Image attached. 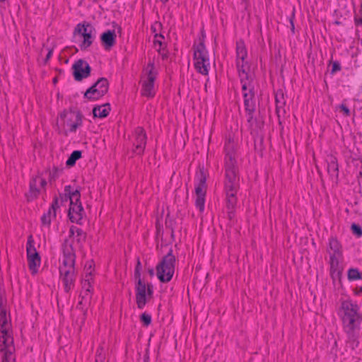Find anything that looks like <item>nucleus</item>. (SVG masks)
<instances>
[{
    "mask_svg": "<svg viewBox=\"0 0 362 362\" xmlns=\"http://www.w3.org/2000/svg\"><path fill=\"white\" fill-rule=\"evenodd\" d=\"M175 262L176 257L170 249L156 266V275L160 282L167 283L172 279L175 273Z\"/></svg>",
    "mask_w": 362,
    "mask_h": 362,
    "instance_id": "1",
    "label": "nucleus"
},
{
    "mask_svg": "<svg viewBox=\"0 0 362 362\" xmlns=\"http://www.w3.org/2000/svg\"><path fill=\"white\" fill-rule=\"evenodd\" d=\"M193 49L195 69L202 75H207L209 72L208 66L209 65V59L204 40H202L198 45H194Z\"/></svg>",
    "mask_w": 362,
    "mask_h": 362,
    "instance_id": "2",
    "label": "nucleus"
},
{
    "mask_svg": "<svg viewBox=\"0 0 362 362\" xmlns=\"http://www.w3.org/2000/svg\"><path fill=\"white\" fill-rule=\"evenodd\" d=\"M136 302L139 309H143L147 303L148 298L153 293V286L151 284L144 281L135 284Z\"/></svg>",
    "mask_w": 362,
    "mask_h": 362,
    "instance_id": "3",
    "label": "nucleus"
},
{
    "mask_svg": "<svg viewBox=\"0 0 362 362\" xmlns=\"http://www.w3.org/2000/svg\"><path fill=\"white\" fill-rule=\"evenodd\" d=\"M0 350H4L13 344V339L8 333L6 310L1 306V303H0Z\"/></svg>",
    "mask_w": 362,
    "mask_h": 362,
    "instance_id": "4",
    "label": "nucleus"
},
{
    "mask_svg": "<svg viewBox=\"0 0 362 362\" xmlns=\"http://www.w3.org/2000/svg\"><path fill=\"white\" fill-rule=\"evenodd\" d=\"M62 251L64 259L62 266L59 267V272L63 270L75 271L76 255L73 245L69 243L68 239H65L62 244Z\"/></svg>",
    "mask_w": 362,
    "mask_h": 362,
    "instance_id": "5",
    "label": "nucleus"
},
{
    "mask_svg": "<svg viewBox=\"0 0 362 362\" xmlns=\"http://www.w3.org/2000/svg\"><path fill=\"white\" fill-rule=\"evenodd\" d=\"M26 250L28 267L33 274H35L37 272V268L40 265L41 259L34 246V240L32 235L28 237Z\"/></svg>",
    "mask_w": 362,
    "mask_h": 362,
    "instance_id": "6",
    "label": "nucleus"
},
{
    "mask_svg": "<svg viewBox=\"0 0 362 362\" xmlns=\"http://www.w3.org/2000/svg\"><path fill=\"white\" fill-rule=\"evenodd\" d=\"M225 173H238L233 142L229 139L225 144Z\"/></svg>",
    "mask_w": 362,
    "mask_h": 362,
    "instance_id": "7",
    "label": "nucleus"
},
{
    "mask_svg": "<svg viewBox=\"0 0 362 362\" xmlns=\"http://www.w3.org/2000/svg\"><path fill=\"white\" fill-rule=\"evenodd\" d=\"M62 119H64V124L69 127L71 132H75L77 128L82 124L83 115L80 112H63L60 115Z\"/></svg>",
    "mask_w": 362,
    "mask_h": 362,
    "instance_id": "8",
    "label": "nucleus"
},
{
    "mask_svg": "<svg viewBox=\"0 0 362 362\" xmlns=\"http://www.w3.org/2000/svg\"><path fill=\"white\" fill-rule=\"evenodd\" d=\"M73 76L76 81H81L90 75L91 67L83 59H78L72 66Z\"/></svg>",
    "mask_w": 362,
    "mask_h": 362,
    "instance_id": "9",
    "label": "nucleus"
},
{
    "mask_svg": "<svg viewBox=\"0 0 362 362\" xmlns=\"http://www.w3.org/2000/svg\"><path fill=\"white\" fill-rule=\"evenodd\" d=\"M244 106L247 115V122L251 126L253 125V114L255 111V90L254 86L250 88L248 93H244Z\"/></svg>",
    "mask_w": 362,
    "mask_h": 362,
    "instance_id": "10",
    "label": "nucleus"
},
{
    "mask_svg": "<svg viewBox=\"0 0 362 362\" xmlns=\"http://www.w3.org/2000/svg\"><path fill=\"white\" fill-rule=\"evenodd\" d=\"M150 69L147 72V80L142 85V94L146 97H153L154 93V81L156 80V74L153 73V64H148V68Z\"/></svg>",
    "mask_w": 362,
    "mask_h": 362,
    "instance_id": "11",
    "label": "nucleus"
},
{
    "mask_svg": "<svg viewBox=\"0 0 362 362\" xmlns=\"http://www.w3.org/2000/svg\"><path fill=\"white\" fill-rule=\"evenodd\" d=\"M361 320V317H358L342 320L344 329L350 341L356 339V331L359 330Z\"/></svg>",
    "mask_w": 362,
    "mask_h": 362,
    "instance_id": "12",
    "label": "nucleus"
},
{
    "mask_svg": "<svg viewBox=\"0 0 362 362\" xmlns=\"http://www.w3.org/2000/svg\"><path fill=\"white\" fill-rule=\"evenodd\" d=\"M146 134L142 127H137L135 129V149L134 152L138 155H141L146 148Z\"/></svg>",
    "mask_w": 362,
    "mask_h": 362,
    "instance_id": "13",
    "label": "nucleus"
},
{
    "mask_svg": "<svg viewBox=\"0 0 362 362\" xmlns=\"http://www.w3.org/2000/svg\"><path fill=\"white\" fill-rule=\"evenodd\" d=\"M341 309L344 313L341 317L342 320L361 317L358 313V305L353 303L351 300L343 301L341 303Z\"/></svg>",
    "mask_w": 362,
    "mask_h": 362,
    "instance_id": "14",
    "label": "nucleus"
},
{
    "mask_svg": "<svg viewBox=\"0 0 362 362\" xmlns=\"http://www.w3.org/2000/svg\"><path fill=\"white\" fill-rule=\"evenodd\" d=\"M83 212V208L81 202L70 203L68 216L71 222L80 224Z\"/></svg>",
    "mask_w": 362,
    "mask_h": 362,
    "instance_id": "15",
    "label": "nucleus"
},
{
    "mask_svg": "<svg viewBox=\"0 0 362 362\" xmlns=\"http://www.w3.org/2000/svg\"><path fill=\"white\" fill-rule=\"evenodd\" d=\"M38 185H40L41 187H45V186L47 185V181L45 179L42 178L40 176H37L33 178L30 182L29 192L27 194L28 199H33L38 196L40 193Z\"/></svg>",
    "mask_w": 362,
    "mask_h": 362,
    "instance_id": "16",
    "label": "nucleus"
},
{
    "mask_svg": "<svg viewBox=\"0 0 362 362\" xmlns=\"http://www.w3.org/2000/svg\"><path fill=\"white\" fill-rule=\"evenodd\" d=\"M239 177L238 173H225V190L238 191Z\"/></svg>",
    "mask_w": 362,
    "mask_h": 362,
    "instance_id": "17",
    "label": "nucleus"
},
{
    "mask_svg": "<svg viewBox=\"0 0 362 362\" xmlns=\"http://www.w3.org/2000/svg\"><path fill=\"white\" fill-rule=\"evenodd\" d=\"M115 30H107L100 35V40L105 50H110L116 43Z\"/></svg>",
    "mask_w": 362,
    "mask_h": 362,
    "instance_id": "18",
    "label": "nucleus"
},
{
    "mask_svg": "<svg viewBox=\"0 0 362 362\" xmlns=\"http://www.w3.org/2000/svg\"><path fill=\"white\" fill-rule=\"evenodd\" d=\"M59 273L64 283V290L69 293L74 286L75 271L63 270Z\"/></svg>",
    "mask_w": 362,
    "mask_h": 362,
    "instance_id": "19",
    "label": "nucleus"
},
{
    "mask_svg": "<svg viewBox=\"0 0 362 362\" xmlns=\"http://www.w3.org/2000/svg\"><path fill=\"white\" fill-rule=\"evenodd\" d=\"M198 185L195 187L197 197H205L206 194V175L204 169L200 170L199 174L197 175Z\"/></svg>",
    "mask_w": 362,
    "mask_h": 362,
    "instance_id": "20",
    "label": "nucleus"
},
{
    "mask_svg": "<svg viewBox=\"0 0 362 362\" xmlns=\"http://www.w3.org/2000/svg\"><path fill=\"white\" fill-rule=\"evenodd\" d=\"M110 111V104L105 103L103 105L95 106L93 109V115L94 117L104 118L108 115Z\"/></svg>",
    "mask_w": 362,
    "mask_h": 362,
    "instance_id": "21",
    "label": "nucleus"
},
{
    "mask_svg": "<svg viewBox=\"0 0 362 362\" xmlns=\"http://www.w3.org/2000/svg\"><path fill=\"white\" fill-rule=\"evenodd\" d=\"M105 95L96 88V86L92 85L84 93V98L89 100H96Z\"/></svg>",
    "mask_w": 362,
    "mask_h": 362,
    "instance_id": "22",
    "label": "nucleus"
},
{
    "mask_svg": "<svg viewBox=\"0 0 362 362\" xmlns=\"http://www.w3.org/2000/svg\"><path fill=\"white\" fill-rule=\"evenodd\" d=\"M225 192L226 196V201L227 209H235L238 202L236 197L238 191L234 190V192H233L230 190H225Z\"/></svg>",
    "mask_w": 362,
    "mask_h": 362,
    "instance_id": "23",
    "label": "nucleus"
},
{
    "mask_svg": "<svg viewBox=\"0 0 362 362\" xmlns=\"http://www.w3.org/2000/svg\"><path fill=\"white\" fill-rule=\"evenodd\" d=\"M327 172L332 178H338L339 167L336 158H329V160L327 162Z\"/></svg>",
    "mask_w": 362,
    "mask_h": 362,
    "instance_id": "24",
    "label": "nucleus"
},
{
    "mask_svg": "<svg viewBox=\"0 0 362 362\" xmlns=\"http://www.w3.org/2000/svg\"><path fill=\"white\" fill-rule=\"evenodd\" d=\"M89 30L95 32V29L88 23H78L74 29V34L78 33L82 37L88 34Z\"/></svg>",
    "mask_w": 362,
    "mask_h": 362,
    "instance_id": "25",
    "label": "nucleus"
},
{
    "mask_svg": "<svg viewBox=\"0 0 362 362\" xmlns=\"http://www.w3.org/2000/svg\"><path fill=\"white\" fill-rule=\"evenodd\" d=\"M82 37L83 39L81 44L80 45V47L81 50H86L92 45L93 40H95V31L91 32L90 30H89L88 34H86Z\"/></svg>",
    "mask_w": 362,
    "mask_h": 362,
    "instance_id": "26",
    "label": "nucleus"
},
{
    "mask_svg": "<svg viewBox=\"0 0 362 362\" xmlns=\"http://www.w3.org/2000/svg\"><path fill=\"white\" fill-rule=\"evenodd\" d=\"M236 55L237 60L245 61L247 57V50L244 42L242 40L238 41L236 43Z\"/></svg>",
    "mask_w": 362,
    "mask_h": 362,
    "instance_id": "27",
    "label": "nucleus"
},
{
    "mask_svg": "<svg viewBox=\"0 0 362 362\" xmlns=\"http://www.w3.org/2000/svg\"><path fill=\"white\" fill-rule=\"evenodd\" d=\"M329 249L333 252V253L331 255H337V256L341 255V252L340 250L341 245H340V243H339V241L336 238H331L329 239Z\"/></svg>",
    "mask_w": 362,
    "mask_h": 362,
    "instance_id": "28",
    "label": "nucleus"
},
{
    "mask_svg": "<svg viewBox=\"0 0 362 362\" xmlns=\"http://www.w3.org/2000/svg\"><path fill=\"white\" fill-rule=\"evenodd\" d=\"M94 86H99V88H98L101 93H103L104 95L106 94L108 91V81L106 78H100L94 84Z\"/></svg>",
    "mask_w": 362,
    "mask_h": 362,
    "instance_id": "29",
    "label": "nucleus"
},
{
    "mask_svg": "<svg viewBox=\"0 0 362 362\" xmlns=\"http://www.w3.org/2000/svg\"><path fill=\"white\" fill-rule=\"evenodd\" d=\"M81 151H74L69 158L67 159L66 164L69 167H72L76 164V160L81 158Z\"/></svg>",
    "mask_w": 362,
    "mask_h": 362,
    "instance_id": "30",
    "label": "nucleus"
},
{
    "mask_svg": "<svg viewBox=\"0 0 362 362\" xmlns=\"http://www.w3.org/2000/svg\"><path fill=\"white\" fill-rule=\"evenodd\" d=\"M245 62L241 60H236V66L238 69V71L239 74V76L241 78H244L246 80H250V76L246 72L245 68Z\"/></svg>",
    "mask_w": 362,
    "mask_h": 362,
    "instance_id": "31",
    "label": "nucleus"
},
{
    "mask_svg": "<svg viewBox=\"0 0 362 362\" xmlns=\"http://www.w3.org/2000/svg\"><path fill=\"white\" fill-rule=\"evenodd\" d=\"M252 124V126L249 124L250 127L251 128V134H258L259 131L264 127V122L260 119L253 118Z\"/></svg>",
    "mask_w": 362,
    "mask_h": 362,
    "instance_id": "32",
    "label": "nucleus"
},
{
    "mask_svg": "<svg viewBox=\"0 0 362 362\" xmlns=\"http://www.w3.org/2000/svg\"><path fill=\"white\" fill-rule=\"evenodd\" d=\"M347 277L349 281L362 279V273L356 268H351L348 270Z\"/></svg>",
    "mask_w": 362,
    "mask_h": 362,
    "instance_id": "33",
    "label": "nucleus"
},
{
    "mask_svg": "<svg viewBox=\"0 0 362 362\" xmlns=\"http://www.w3.org/2000/svg\"><path fill=\"white\" fill-rule=\"evenodd\" d=\"M9 347L10 346L6 347L4 350H0V351L3 353L1 362L14 361V358L13 356L12 351L8 349Z\"/></svg>",
    "mask_w": 362,
    "mask_h": 362,
    "instance_id": "34",
    "label": "nucleus"
},
{
    "mask_svg": "<svg viewBox=\"0 0 362 362\" xmlns=\"http://www.w3.org/2000/svg\"><path fill=\"white\" fill-rule=\"evenodd\" d=\"M341 256L337 255H330V270H340L339 263V257Z\"/></svg>",
    "mask_w": 362,
    "mask_h": 362,
    "instance_id": "35",
    "label": "nucleus"
},
{
    "mask_svg": "<svg viewBox=\"0 0 362 362\" xmlns=\"http://www.w3.org/2000/svg\"><path fill=\"white\" fill-rule=\"evenodd\" d=\"M53 216V211L50 209L41 217V221L43 225L49 226L51 223V217Z\"/></svg>",
    "mask_w": 362,
    "mask_h": 362,
    "instance_id": "36",
    "label": "nucleus"
},
{
    "mask_svg": "<svg viewBox=\"0 0 362 362\" xmlns=\"http://www.w3.org/2000/svg\"><path fill=\"white\" fill-rule=\"evenodd\" d=\"M140 320L146 327L151 323V315L148 313H144L140 316Z\"/></svg>",
    "mask_w": 362,
    "mask_h": 362,
    "instance_id": "37",
    "label": "nucleus"
},
{
    "mask_svg": "<svg viewBox=\"0 0 362 362\" xmlns=\"http://www.w3.org/2000/svg\"><path fill=\"white\" fill-rule=\"evenodd\" d=\"M69 197L70 203L81 202V194L79 189H76V190L73 191Z\"/></svg>",
    "mask_w": 362,
    "mask_h": 362,
    "instance_id": "38",
    "label": "nucleus"
},
{
    "mask_svg": "<svg viewBox=\"0 0 362 362\" xmlns=\"http://www.w3.org/2000/svg\"><path fill=\"white\" fill-rule=\"evenodd\" d=\"M205 197H197L195 204L197 208L199 209L200 212L204 210Z\"/></svg>",
    "mask_w": 362,
    "mask_h": 362,
    "instance_id": "39",
    "label": "nucleus"
},
{
    "mask_svg": "<svg viewBox=\"0 0 362 362\" xmlns=\"http://www.w3.org/2000/svg\"><path fill=\"white\" fill-rule=\"evenodd\" d=\"M351 229L352 233L357 237H361L362 235V228L358 224L353 223L351 226Z\"/></svg>",
    "mask_w": 362,
    "mask_h": 362,
    "instance_id": "40",
    "label": "nucleus"
},
{
    "mask_svg": "<svg viewBox=\"0 0 362 362\" xmlns=\"http://www.w3.org/2000/svg\"><path fill=\"white\" fill-rule=\"evenodd\" d=\"M330 275L334 281H336L337 279H339V281H340L342 276V269L330 270Z\"/></svg>",
    "mask_w": 362,
    "mask_h": 362,
    "instance_id": "41",
    "label": "nucleus"
},
{
    "mask_svg": "<svg viewBox=\"0 0 362 362\" xmlns=\"http://www.w3.org/2000/svg\"><path fill=\"white\" fill-rule=\"evenodd\" d=\"M164 37L162 34H156L155 35V40L153 41L154 47H156L157 45L159 46V49H158V52H160V49L163 45V42L161 39H163Z\"/></svg>",
    "mask_w": 362,
    "mask_h": 362,
    "instance_id": "42",
    "label": "nucleus"
},
{
    "mask_svg": "<svg viewBox=\"0 0 362 362\" xmlns=\"http://www.w3.org/2000/svg\"><path fill=\"white\" fill-rule=\"evenodd\" d=\"M59 199L54 197V200L51 204V206L49 209L52 210L53 211V216H56V210L59 208Z\"/></svg>",
    "mask_w": 362,
    "mask_h": 362,
    "instance_id": "43",
    "label": "nucleus"
},
{
    "mask_svg": "<svg viewBox=\"0 0 362 362\" xmlns=\"http://www.w3.org/2000/svg\"><path fill=\"white\" fill-rule=\"evenodd\" d=\"M83 288L86 289L85 291V295H88L89 293L91 291V285L90 282V279H86L83 283Z\"/></svg>",
    "mask_w": 362,
    "mask_h": 362,
    "instance_id": "44",
    "label": "nucleus"
},
{
    "mask_svg": "<svg viewBox=\"0 0 362 362\" xmlns=\"http://www.w3.org/2000/svg\"><path fill=\"white\" fill-rule=\"evenodd\" d=\"M339 108L341 110V111L343 112L344 115L346 117L350 116V115H351L350 110L346 105H344V103H341V105H339Z\"/></svg>",
    "mask_w": 362,
    "mask_h": 362,
    "instance_id": "45",
    "label": "nucleus"
},
{
    "mask_svg": "<svg viewBox=\"0 0 362 362\" xmlns=\"http://www.w3.org/2000/svg\"><path fill=\"white\" fill-rule=\"evenodd\" d=\"M247 80H246L244 78H240V82L242 83V90L246 93L247 88H252V87H250V84L247 82Z\"/></svg>",
    "mask_w": 362,
    "mask_h": 362,
    "instance_id": "46",
    "label": "nucleus"
},
{
    "mask_svg": "<svg viewBox=\"0 0 362 362\" xmlns=\"http://www.w3.org/2000/svg\"><path fill=\"white\" fill-rule=\"evenodd\" d=\"M141 271L134 270V280H135V284L139 283V281H140V282L144 281L141 279Z\"/></svg>",
    "mask_w": 362,
    "mask_h": 362,
    "instance_id": "47",
    "label": "nucleus"
},
{
    "mask_svg": "<svg viewBox=\"0 0 362 362\" xmlns=\"http://www.w3.org/2000/svg\"><path fill=\"white\" fill-rule=\"evenodd\" d=\"M62 171V170H59L57 168H54V171L49 173V181H52V180H54L56 177H57L58 173Z\"/></svg>",
    "mask_w": 362,
    "mask_h": 362,
    "instance_id": "48",
    "label": "nucleus"
},
{
    "mask_svg": "<svg viewBox=\"0 0 362 362\" xmlns=\"http://www.w3.org/2000/svg\"><path fill=\"white\" fill-rule=\"evenodd\" d=\"M341 70V65L340 64L337 62V61H335L332 63V73L334 74L338 71H340Z\"/></svg>",
    "mask_w": 362,
    "mask_h": 362,
    "instance_id": "49",
    "label": "nucleus"
},
{
    "mask_svg": "<svg viewBox=\"0 0 362 362\" xmlns=\"http://www.w3.org/2000/svg\"><path fill=\"white\" fill-rule=\"evenodd\" d=\"M76 233H77V236L80 237L77 241L79 242L81 240V238H83V240L86 239V233L83 231L82 229L81 228H76Z\"/></svg>",
    "mask_w": 362,
    "mask_h": 362,
    "instance_id": "50",
    "label": "nucleus"
},
{
    "mask_svg": "<svg viewBox=\"0 0 362 362\" xmlns=\"http://www.w3.org/2000/svg\"><path fill=\"white\" fill-rule=\"evenodd\" d=\"M59 197H60L61 204H62L63 203H65V202H67L68 201H69L70 197L65 194H59Z\"/></svg>",
    "mask_w": 362,
    "mask_h": 362,
    "instance_id": "51",
    "label": "nucleus"
},
{
    "mask_svg": "<svg viewBox=\"0 0 362 362\" xmlns=\"http://www.w3.org/2000/svg\"><path fill=\"white\" fill-rule=\"evenodd\" d=\"M276 104H281L285 105V101L284 100V95L281 94V96L279 97L278 95H276Z\"/></svg>",
    "mask_w": 362,
    "mask_h": 362,
    "instance_id": "52",
    "label": "nucleus"
},
{
    "mask_svg": "<svg viewBox=\"0 0 362 362\" xmlns=\"http://www.w3.org/2000/svg\"><path fill=\"white\" fill-rule=\"evenodd\" d=\"M354 23L356 26H362V13H361V17H360V18L355 16Z\"/></svg>",
    "mask_w": 362,
    "mask_h": 362,
    "instance_id": "53",
    "label": "nucleus"
},
{
    "mask_svg": "<svg viewBox=\"0 0 362 362\" xmlns=\"http://www.w3.org/2000/svg\"><path fill=\"white\" fill-rule=\"evenodd\" d=\"M71 193H72L71 187L70 185L66 186L64 188V194L70 196Z\"/></svg>",
    "mask_w": 362,
    "mask_h": 362,
    "instance_id": "54",
    "label": "nucleus"
},
{
    "mask_svg": "<svg viewBox=\"0 0 362 362\" xmlns=\"http://www.w3.org/2000/svg\"><path fill=\"white\" fill-rule=\"evenodd\" d=\"M235 215V209H228V216L229 219H232Z\"/></svg>",
    "mask_w": 362,
    "mask_h": 362,
    "instance_id": "55",
    "label": "nucleus"
},
{
    "mask_svg": "<svg viewBox=\"0 0 362 362\" xmlns=\"http://www.w3.org/2000/svg\"><path fill=\"white\" fill-rule=\"evenodd\" d=\"M52 53H53L52 49H49L48 51V53L47 54V56L45 59V63H47L49 60V59L51 58V57L52 55Z\"/></svg>",
    "mask_w": 362,
    "mask_h": 362,
    "instance_id": "56",
    "label": "nucleus"
},
{
    "mask_svg": "<svg viewBox=\"0 0 362 362\" xmlns=\"http://www.w3.org/2000/svg\"><path fill=\"white\" fill-rule=\"evenodd\" d=\"M134 270L141 271V263L139 258L137 259L136 264Z\"/></svg>",
    "mask_w": 362,
    "mask_h": 362,
    "instance_id": "57",
    "label": "nucleus"
},
{
    "mask_svg": "<svg viewBox=\"0 0 362 362\" xmlns=\"http://www.w3.org/2000/svg\"><path fill=\"white\" fill-rule=\"evenodd\" d=\"M76 228L74 226H72L70 228V229H69V237L70 238H71L74 235V233L76 232Z\"/></svg>",
    "mask_w": 362,
    "mask_h": 362,
    "instance_id": "58",
    "label": "nucleus"
},
{
    "mask_svg": "<svg viewBox=\"0 0 362 362\" xmlns=\"http://www.w3.org/2000/svg\"><path fill=\"white\" fill-rule=\"evenodd\" d=\"M276 113L278 115V116L279 117V113H280V110L281 108H282L284 107V105H281V104H276Z\"/></svg>",
    "mask_w": 362,
    "mask_h": 362,
    "instance_id": "59",
    "label": "nucleus"
},
{
    "mask_svg": "<svg viewBox=\"0 0 362 362\" xmlns=\"http://www.w3.org/2000/svg\"><path fill=\"white\" fill-rule=\"evenodd\" d=\"M148 274H149L151 276H154V269H153V268H149V269H148Z\"/></svg>",
    "mask_w": 362,
    "mask_h": 362,
    "instance_id": "60",
    "label": "nucleus"
},
{
    "mask_svg": "<svg viewBox=\"0 0 362 362\" xmlns=\"http://www.w3.org/2000/svg\"><path fill=\"white\" fill-rule=\"evenodd\" d=\"M92 265L90 264L89 267H88V269H87V273H86V276H88V275L90 276L91 275V273H92Z\"/></svg>",
    "mask_w": 362,
    "mask_h": 362,
    "instance_id": "61",
    "label": "nucleus"
},
{
    "mask_svg": "<svg viewBox=\"0 0 362 362\" xmlns=\"http://www.w3.org/2000/svg\"><path fill=\"white\" fill-rule=\"evenodd\" d=\"M92 265L90 264L89 267H88V269H87V273H86V276H88V275L90 276L91 275V273H92Z\"/></svg>",
    "mask_w": 362,
    "mask_h": 362,
    "instance_id": "62",
    "label": "nucleus"
},
{
    "mask_svg": "<svg viewBox=\"0 0 362 362\" xmlns=\"http://www.w3.org/2000/svg\"><path fill=\"white\" fill-rule=\"evenodd\" d=\"M103 358V356H101V355L100 354V355H98V356H97V358H96L95 361H96L97 359H98V362H103V361H102Z\"/></svg>",
    "mask_w": 362,
    "mask_h": 362,
    "instance_id": "63",
    "label": "nucleus"
},
{
    "mask_svg": "<svg viewBox=\"0 0 362 362\" xmlns=\"http://www.w3.org/2000/svg\"><path fill=\"white\" fill-rule=\"evenodd\" d=\"M57 82V78L55 77L53 78V83H56Z\"/></svg>",
    "mask_w": 362,
    "mask_h": 362,
    "instance_id": "64",
    "label": "nucleus"
}]
</instances>
